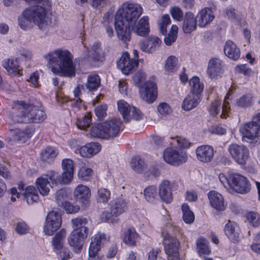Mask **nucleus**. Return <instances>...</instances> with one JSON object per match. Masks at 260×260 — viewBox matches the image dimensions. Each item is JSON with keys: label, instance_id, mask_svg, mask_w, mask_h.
<instances>
[{"label": "nucleus", "instance_id": "nucleus-1", "mask_svg": "<svg viewBox=\"0 0 260 260\" xmlns=\"http://www.w3.org/2000/svg\"><path fill=\"white\" fill-rule=\"evenodd\" d=\"M44 58L54 74L68 77L75 76L73 56L68 50L58 48L48 52Z\"/></svg>", "mask_w": 260, "mask_h": 260}, {"label": "nucleus", "instance_id": "nucleus-2", "mask_svg": "<svg viewBox=\"0 0 260 260\" xmlns=\"http://www.w3.org/2000/svg\"><path fill=\"white\" fill-rule=\"evenodd\" d=\"M142 13L143 8L140 5L128 2L124 3L118 9L115 17V29L117 37L124 40L128 39V31L125 26L136 22Z\"/></svg>", "mask_w": 260, "mask_h": 260}, {"label": "nucleus", "instance_id": "nucleus-3", "mask_svg": "<svg viewBox=\"0 0 260 260\" xmlns=\"http://www.w3.org/2000/svg\"><path fill=\"white\" fill-rule=\"evenodd\" d=\"M14 103L19 106L9 116V119L14 123H39L47 117L45 112L36 105L19 101Z\"/></svg>", "mask_w": 260, "mask_h": 260}, {"label": "nucleus", "instance_id": "nucleus-4", "mask_svg": "<svg viewBox=\"0 0 260 260\" xmlns=\"http://www.w3.org/2000/svg\"><path fill=\"white\" fill-rule=\"evenodd\" d=\"M121 120L119 118H112L94 125L90 134L94 137L109 140L117 137L121 129Z\"/></svg>", "mask_w": 260, "mask_h": 260}, {"label": "nucleus", "instance_id": "nucleus-5", "mask_svg": "<svg viewBox=\"0 0 260 260\" xmlns=\"http://www.w3.org/2000/svg\"><path fill=\"white\" fill-rule=\"evenodd\" d=\"M218 178L223 186L227 189L235 191L240 193H246L250 190V184L243 175L236 173H221Z\"/></svg>", "mask_w": 260, "mask_h": 260}, {"label": "nucleus", "instance_id": "nucleus-6", "mask_svg": "<svg viewBox=\"0 0 260 260\" xmlns=\"http://www.w3.org/2000/svg\"><path fill=\"white\" fill-rule=\"evenodd\" d=\"M51 7L50 0H45L42 5L27 8L32 23L39 29H43L47 26L49 22L48 13L51 11Z\"/></svg>", "mask_w": 260, "mask_h": 260}, {"label": "nucleus", "instance_id": "nucleus-7", "mask_svg": "<svg viewBox=\"0 0 260 260\" xmlns=\"http://www.w3.org/2000/svg\"><path fill=\"white\" fill-rule=\"evenodd\" d=\"M61 167L63 170L61 175L54 171H49V176L52 185L58 184H68L73 178L75 164L73 160L65 158L62 160Z\"/></svg>", "mask_w": 260, "mask_h": 260}, {"label": "nucleus", "instance_id": "nucleus-8", "mask_svg": "<svg viewBox=\"0 0 260 260\" xmlns=\"http://www.w3.org/2000/svg\"><path fill=\"white\" fill-rule=\"evenodd\" d=\"M165 251L168 256V260H179V247L180 242L174 237H171L168 233L161 232Z\"/></svg>", "mask_w": 260, "mask_h": 260}, {"label": "nucleus", "instance_id": "nucleus-9", "mask_svg": "<svg viewBox=\"0 0 260 260\" xmlns=\"http://www.w3.org/2000/svg\"><path fill=\"white\" fill-rule=\"evenodd\" d=\"M125 26L126 30L128 31V39L124 40L120 37H118L119 40L123 42H126L130 40L132 32H134L138 36L145 37L150 31L149 18L147 16H144L138 21L137 24L136 22H134V23L128 24V25Z\"/></svg>", "mask_w": 260, "mask_h": 260}, {"label": "nucleus", "instance_id": "nucleus-10", "mask_svg": "<svg viewBox=\"0 0 260 260\" xmlns=\"http://www.w3.org/2000/svg\"><path fill=\"white\" fill-rule=\"evenodd\" d=\"M243 141L250 143L258 142L260 138V127L253 122L243 124L239 128Z\"/></svg>", "mask_w": 260, "mask_h": 260}, {"label": "nucleus", "instance_id": "nucleus-11", "mask_svg": "<svg viewBox=\"0 0 260 260\" xmlns=\"http://www.w3.org/2000/svg\"><path fill=\"white\" fill-rule=\"evenodd\" d=\"M62 219L57 211L48 213L43 226V232L47 236H52L61 226Z\"/></svg>", "mask_w": 260, "mask_h": 260}, {"label": "nucleus", "instance_id": "nucleus-12", "mask_svg": "<svg viewBox=\"0 0 260 260\" xmlns=\"http://www.w3.org/2000/svg\"><path fill=\"white\" fill-rule=\"evenodd\" d=\"M228 151L233 159L239 165L246 164L249 156L248 149L243 145L233 143L228 147Z\"/></svg>", "mask_w": 260, "mask_h": 260}, {"label": "nucleus", "instance_id": "nucleus-13", "mask_svg": "<svg viewBox=\"0 0 260 260\" xmlns=\"http://www.w3.org/2000/svg\"><path fill=\"white\" fill-rule=\"evenodd\" d=\"M109 239L105 233H98L92 237L88 251V260H99L97 253L101 245L109 241Z\"/></svg>", "mask_w": 260, "mask_h": 260}, {"label": "nucleus", "instance_id": "nucleus-14", "mask_svg": "<svg viewBox=\"0 0 260 260\" xmlns=\"http://www.w3.org/2000/svg\"><path fill=\"white\" fill-rule=\"evenodd\" d=\"M139 92L141 98L148 103H152L157 97L156 84L150 81L145 82L142 86H140Z\"/></svg>", "mask_w": 260, "mask_h": 260}, {"label": "nucleus", "instance_id": "nucleus-15", "mask_svg": "<svg viewBox=\"0 0 260 260\" xmlns=\"http://www.w3.org/2000/svg\"><path fill=\"white\" fill-rule=\"evenodd\" d=\"M138 64L139 62L136 59L131 58L127 52L123 53L117 62L118 68L125 75H128L132 72L137 67Z\"/></svg>", "mask_w": 260, "mask_h": 260}, {"label": "nucleus", "instance_id": "nucleus-16", "mask_svg": "<svg viewBox=\"0 0 260 260\" xmlns=\"http://www.w3.org/2000/svg\"><path fill=\"white\" fill-rule=\"evenodd\" d=\"M161 43V40L157 36H150L146 39L141 40L138 45L141 51L150 54L159 48Z\"/></svg>", "mask_w": 260, "mask_h": 260}, {"label": "nucleus", "instance_id": "nucleus-17", "mask_svg": "<svg viewBox=\"0 0 260 260\" xmlns=\"http://www.w3.org/2000/svg\"><path fill=\"white\" fill-rule=\"evenodd\" d=\"M9 130L8 137L7 138V139H9V140L25 142L33 133V131L29 126H26L23 128L10 127Z\"/></svg>", "mask_w": 260, "mask_h": 260}, {"label": "nucleus", "instance_id": "nucleus-18", "mask_svg": "<svg viewBox=\"0 0 260 260\" xmlns=\"http://www.w3.org/2000/svg\"><path fill=\"white\" fill-rule=\"evenodd\" d=\"M164 159L166 162L173 165H178L186 161V155L176 149H167L164 153Z\"/></svg>", "mask_w": 260, "mask_h": 260}, {"label": "nucleus", "instance_id": "nucleus-19", "mask_svg": "<svg viewBox=\"0 0 260 260\" xmlns=\"http://www.w3.org/2000/svg\"><path fill=\"white\" fill-rule=\"evenodd\" d=\"M223 73L222 61L217 58H211L208 62L207 70L208 76L211 79H217Z\"/></svg>", "mask_w": 260, "mask_h": 260}, {"label": "nucleus", "instance_id": "nucleus-20", "mask_svg": "<svg viewBox=\"0 0 260 260\" xmlns=\"http://www.w3.org/2000/svg\"><path fill=\"white\" fill-rule=\"evenodd\" d=\"M101 145L98 143H89L75 149L74 152L84 158H90L100 151Z\"/></svg>", "mask_w": 260, "mask_h": 260}, {"label": "nucleus", "instance_id": "nucleus-21", "mask_svg": "<svg viewBox=\"0 0 260 260\" xmlns=\"http://www.w3.org/2000/svg\"><path fill=\"white\" fill-rule=\"evenodd\" d=\"M210 206L218 211H223L226 209V204L222 195L218 192L212 190L208 193Z\"/></svg>", "mask_w": 260, "mask_h": 260}, {"label": "nucleus", "instance_id": "nucleus-22", "mask_svg": "<svg viewBox=\"0 0 260 260\" xmlns=\"http://www.w3.org/2000/svg\"><path fill=\"white\" fill-rule=\"evenodd\" d=\"M87 237V234H79L72 231L68 237V243L74 251L78 252L81 250L84 241Z\"/></svg>", "mask_w": 260, "mask_h": 260}, {"label": "nucleus", "instance_id": "nucleus-23", "mask_svg": "<svg viewBox=\"0 0 260 260\" xmlns=\"http://www.w3.org/2000/svg\"><path fill=\"white\" fill-rule=\"evenodd\" d=\"M198 159L203 162L211 161L214 156V149L208 145L199 146L196 151Z\"/></svg>", "mask_w": 260, "mask_h": 260}, {"label": "nucleus", "instance_id": "nucleus-24", "mask_svg": "<svg viewBox=\"0 0 260 260\" xmlns=\"http://www.w3.org/2000/svg\"><path fill=\"white\" fill-rule=\"evenodd\" d=\"M214 13L211 9L205 8L199 11L197 15V21L199 27H205L214 19Z\"/></svg>", "mask_w": 260, "mask_h": 260}, {"label": "nucleus", "instance_id": "nucleus-25", "mask_svg": "<svg viewBox=\"0 0 260 260\" xmlns=\"http://www.w3.org/2000/svg\"><path fill=\"white\" fill-rule=\"evenodd\" d=\"M224 232L229 239L236 242L239 240L240 230L237 223L235 221L228 220L224 227Z\"/></svg>", "mask_w": 260, "mask_h": 260}, {"label": "nucleus", "instance_id": "nucleus-26", "mask_svg": "<svg viewBox=\"0 0 260 260\" xmlns=\"http://www.w3.org/2000/svg\"><path fill=\"white\" fill-rule=\"evenodd\" d=\"M48 179L50 180L49 176V171L45 174H43L37 178L35 181L36 186L40 193L43 196H47L50 192V187L51 186Z\"/></svg>", "mask_w": 260, "mask_h": 260}, {"label": "nucleus", "instance_id": "nucleus-27", "mask_svg": "<svg viewBox=\"0 0 260 260\" xmlns=\"http://www.w3.org/2000/svg\"><path fill=\"white\" fill-rule=\"evenodd\" d=\"M74 194L79 202L87 204L89 203L91 197V190L87 186L80 184L75 188Z\"/></svg>", "mask_w": 260, "mask_h": 260}, {"label": "nucleus", "instance_id": "nucleus-28", "mask_svg": "<svg viewBox=\"0 0 260 260\" xmlns=\"http://www.w3.org/2000/svg\"><path fill=\"white\" fill-rule=\"evenodd\" d=\"M159 196L164 202L169 203L173 199L171 185L167 180L162 181L159 185Z\"/></svg>", "mask_w": 260, "mask_h": 260}, {"label": "nucleus", "instance_id": "nucleus-29", "mask_svg": "<svg viewBox=\"0 0 260 260\" xmlns=\"http://www.w3.org/2000/svg\"><path fill=\"white\" fill-rule=\"evenodd\" d=\"M197 18H194V14L190 12L186 13L182 25V29L184 32L189 34L195 30L197 29Z\"/></svg>", "mask_w": 260, "mask_h": 260}, {"label": "nucleus", "instance_id": "nucleus-30", "mask_svg": "<svg viewBox=\"0 0 260 260\" xmlns=\"http://www.w3.org/2000/svg\"><path fill=\"white\" fill-rule=\"evenodd\" d=\"M224 54L230 59L237 60L240 56V49L231 40L226 42L224 47Z\"/></svg>", "mask_w": 260, "mask_h": 260}, {"label": "nucleus", "instance_id": "nucleus-31", "mask_svg": "<svg viewBox=\"0 0 260 260\" xmlns=\"http://www.w3.org/2000/svg\"><path fill=\"white\" fill-rule=\"evenodd\" d=\"M3 67L11 75L21 76L22 74V68L16 58L7 59L4 62Z\"/></svg>", "mask_w": 260, "mask_h": 260}, {"label": "nucleus", "instance_id": "nucleus-32", "mask_svg": "<svg viewBox=\"0 0 260 260\" xmlns=\"http://www.w3.org/2000/svg\"><path fill=\"white\" fill-rule=\"evenodd\" d=\"M200 100L201 96L189 93L182 102V108L185 111L191 110L198 105Z\"/></svg>", "mask_w": 260, "mask_h": 260}, {"label": "nucleus", "instance_id": "nucleus-33", "mask_svg": "<svg viewBox=\"0 0 260 260\" xmlns=\"http://www.w3.org/2000/svg\"><path fill=\"white\" fill-rule=\"evenodd\" d=\"M180 67L179 58L175 55H169L166 59L164 64V70L169 73L175 72Z\"/></svg>", "mask_w": 260, "mask_h": 260}, {"label": "nucleus", "instance_id": "nucleus-34", "mask_svg": "<svg viewBox=\"0 0 260 260\" xmlns=\"http://www.w3.org/2000/svg\"><path fill=\"white\" fill-rule=\"evenodd\" d=\"M122 238L125 244L129 246H134L139 240V235L134 228H131L123 233Z\"/></svg>", "mask_w": 260, "mask_h": 260}, {"label": "nucleus", "instance_id": "nucleus-35", "mask_svg": "<svg viewBox=\"0 0 260 260\" xmlns=\"http://www.w3.org/2000/svg\"><path fill=\"white\" fill-rule=\"evenodd\" d=\"M110 209L113 215L117 217L124 212L126 209V205L122 199L113 200L109 204Z\"/></svg>", "mask_w": 260, "mask_h": 260}, {"label": "nucleus", "instance_id": "nucleus-36", "mask_svg": "<svg viewBox=\"0 0 260 260\" xmlns=\"http://www.w3.org/2000/svg\"><path fill=\"white\" fill-rule=\"evenodd\" d=\"M104 58V53L101 48V44L98 42L94 43L90 50H88L87 59L102 61Z\"/></svg>", "mask_w": 260, "mask_h": 260}, {"label": "nucleus", "instance_id": "nucleus-37", "mask_svg": "<svg viewBox=\"0 0 260 260\" xmlns=\"http://www.w3.org/2000/svg\"><path fill=\"white\" fill-rule=\"evenodd\" d=\"M73 231L76 232L79 234H87L88 228L86 226L88 220L86 218L78 217L72 219L71 220Z\"/></svg>", "mask_w": 260, "mask_h": 260}, {"label": "nucleus", "instance_id": "nucleus-38", "mask_svg": "<svg viewBox=\"0 0 260 260\" xmlns=\"http://www.w3.org/2000/svg\"><path fill=\"white\" fill-rule=\"evenodd\" d=\"M67 235V231L65 229H62L57 232L52 238L51 245L53 250H58L62 247H63L64 239Z\"/></svg>", "mask_w": 260, "mask_h": 260}, {"label": "nucleus", "instance_id": "nucleus-39", "mask_svg": "<svg viewBox=\"0 0 260 260\" xmlns=\"http://www.w3.org/2000/svg\"><path fill=\"white\" fill-rule=\"evenodd\" d=\"M190 92L201 96L204 89V83L197 76L192 77L189 80Z\"/></svg>", "mask_w": 260, "mask_h": 260}, {"label": "nucleus", "instance_id": "nucleus-40", "mask_svg": "<svg viewBox=\"0 0 260 260\" xmlns=\"http://www.w3.org/2000/svg\"><path fill=\"white\" fill-rule=\"evenodd\" d=\"M196 246L198 254L201 256L209 255L211 252L209 246V242L204 237H200L197 240Z\"/></svg>", "mask_w": 260, "mask_h": 260}, {"label": "nucleus", "instance_id": "nucleus-41", "mask_svg": "<svg viewBox=\"0 0 260 260\" xmlns=\"http://www.w3.org/2000/svg\"><path fill=\"white\" fill-rule=\"evenodd\" d=\"M22 194L28 204L37 202L39 199L38 190L32 185L26 187Z\"/></svg>", "mask_w": 260, "mask_h": 260}, {"label": "nucleus", "instance_id": "nucleus-42", "mask_svg": "<svg viewBox=\"0 0 260 260\" xmlns=\"http://www.w3.org/2000/svg\"><path fill=\"white\" fill-rule=\"evenodd\" d=\"M18 25L23 30H27L32 27V20L27 9H25L18 18Z\"/></svg>", "mask_w": 260, "mask_h": 260}, {"label": "nucleus", "instance_id": "nucleus-43", "mask_svg": "<svg viewBox=\"0 0 260 260\" xmlns=\"http://www.w3.org/2000/svg\"><path fill=\"white\" fill-rule=\"evenodd\" d=\"M57 154L58 151L55 148L48 147L41 151L40 155L43 161L50 163L54 160Z\"/></svg>", "mask_w": 260, "mask_h": 260}, {"label": "nucleus", "instance_id": "nucleus-44", "mask_svg": "<svg viewBox=\"0 0 260 260\" xmlns=\"http://www.w3.org/2000/svg\"><path fill=\"white\" fill-rule=\"evenodd\" d=\"M111 192L107 188L101 187L97 190L95 198L99 204H106L110 199Z\"/></svg>", "mask_w": 260, "mask_h": 260}, {"label": "nucleus", "instance_id": "nucleus-45", "mask_svg": "<svg viewBox=\"0 0 260 260\" xmlns=\"http://www.w3.org/2000/svg\"><path fill=\"white\" fill-rule=\"evenodd\" d=\"M100 85L101 79L98 75L93 74L88 76L85 86L89 91H92L97 90Z\"/></svg>", "mask_w": 260, "mask_h": 260}, {"label": "nucleus", "instance_id": "nucleus-46", "mask_svg": "<svg viewBox=\"0 0 260 260\" xmlns=\"http://www.w3.org/2000/svg\"><path fill=\"white\" fill-rule=\"evenodd\" d=\"M144 197L145 200L151 203H153L157 199L156 187L154 186H149L144 190Z\"/></svg>", "mask_w": 260, "mask_h": 260}, {"label": "nucleus", "instance_id": "nucleus-47", "mask_svg": "<svg viewBox=\"0 0 260 260\" xmlns=\"http://www.w3.org/2000/svg\"><path fill=\"white\" fill-rule=\"evenodd\" d=\"M182 211L183 213V219L185 223L190 224L194 221V214L190 210L187 204L184 203L182 205Z\"/></svg>", "mask_w": 260, "mask_h": 260}, {"label": "nucleus", "instance_id": "nucleus-48", "mask_svg": "<svg viewBox=\"0 0 260 260\" xmlns=\"http://www.w3.org/2000/svg\"><path fill=\"white\" fill-rule=\"evenodd\" d=\"M128 116L127 119H123L125 122H129L131 120H135L136 121L140 120L143 118V115L140 110L132 106L131 109L129 110L128 112L127 113Z\"/></svg>", "mask_w": 260, "mask_h": 260}, {"label": "nucleus", "instance_id": "nucleus-49", "mask_svg": "<svg viewBox=\"0 0 260 260\" xmlns=\"http://www.w3.org/2000/svg\"><path fill=\"white\" fill-rule=\"evenodd\" d=\"M178 27L176 25H172L169 33L165 37L164 42L168 45H171L177 39Z\"/></svg>", "mask_w": 260, "mask_h": 260}, {"label": "nucleus", "instance_id": "nucleus-50", "mask_svg": "<svg viewBox=\"0 0 260 260\" xmlns=\"http://www.w3.org/2000/svg\"><path fill=\"white\" fill-rule=\"evenodd\" d=\"M132 106L123 100H119L117 102V108L119 113L122 116L123 119H127L128 116L127 113Z\"/></svg>", "mask_w": 260, "mask_h": 260}, {"label": "nucleus", "instance_id": "nucleus-51", "mask_svg": "<svg viewBox=\"0 0 260 260\" xmlns=\"http://www.w3.org/2000/svg\"><path fill=\"white\" fill-rule=\"evenodd\" d=\"M252 99L249 95H244L236 100L235 105L240 108H246L251 105Z\"/></svg>", "mask_w": 260, "mask_h": 260}, {"label": "nucleus", "instance_id": "nucleus-52", "mask_svg": "<svg viewBox=\"0 0 260 260\" xmlns=\"http://www.w3.org/2000/svg\"><path fill=\"white\" fill-rule=\"evenodd\" d=\"M245 216L248 222L252 226H257L260 224V216L257 212H248Z\"/></svg>", "mask_w": 260, "mask_h": 260}, {"label": "nucleus", "instance_id": "nucleus-53", "mask_svg": "<svg viewBox=\"0 0 260 260\" xmlns=\"http://www.w3.org/2000/svg\"><path fill=\"white\" fill-rule=\"evenodd\" d=\"M69 197L67 191L63 188L58 190L56 193V201L58 206H61L68 202Z\"/></svg>", "mask_w": 260, "mask_h": 260}, {"label": "nucleus", "instance_id": "nucleus-54", "mask_svg": "<svg viewBox=\"0 0 260 260\" xmlns=\"http://www.w3.org/2000/svg\"><path fill=\"white\" fill-rule=\"evenodd\" d=\"M91 117L89 115H85L82 118H78L76 125L78 128L84 130L90 126Z\"/></svg>", "mask_w": 260, "mask_h": 260}, {"label": "nucleus", "instance_id": "nucleus-55", "mask_svg": "<svg viewBox=\"0 0 260 260\" xmlns=\"http://www.w3.org/2000/svg\"><path fill=\"white\" fill-rule=\"evenodd\" d=\"M172 141L170 142L173 146H178L180 147L187 148L190 146V143L185 138L180 137H176L171 138Z\"/></svg>", "mask_w": 260, "mask_h": 260}, {"label": "nucleus", "instance_id": "nucleus-56", "mask_svg": "<svg viewBox=\"0 0 260 260\" xmlns=\"http://www.w3.org/2000/svg\"><path fill=\"white\" fill-rule=\"evenodd\" d=\"M93 171L91 168H88L85 166L81 167L78 173V176L79 178L82 180H88L91 176Z\"/></svg>", "mask_w": 260, "mask_h": 260}, {"label": "nucleus", "instance_id": "nucleus-57", "mask_svg": "<svg viewBox=\"0 0 260 260\" xmlns=\"http://www.w3.org/2000/svg\"><path fill=\"white\" fill-rule=\"evenodd\" d=\"M104 19L106 33L109 38H112L114 35V30L112 27V17L110 18L109 14H107L105 15Z\"/></svg>", "mask_w": 260, "mask_h": 260}, {"label": "nucleus", "instance_id": "nucleus-58", "mask_svg": "<svg viewBox=\"0 0 260 260\" xmlns=\"http://www.w3.org/2000/svg\"><path fill=\"white\" fill-rule=\"evenodd\" d=\"M133 79L136 85L139 88L140 86L143 85V82L146 79L145 73L142 71H138L133 76Z\"/></svg>", "mask_w": 260, "mask_h": 260}, {"label": "nucleus", "instance_id": "nucleus-59", "mask_svg": "<svg viewBox=\"0 0 260 260\" xmlns=\"http://www.w3.org/2000/svg\"><path fill=\"white\" fill-rule=\"evenodd\" d=\"M131 166L133 170L139 173L143 170L144 162L139 157H134L132 159Z\"/></svg>", "mask_w": 260, "mask_h": 260}, {"label": "nucleus", "instance_id": "nucleus-60", "mask_svg": "<svg viewBox=\"0 0 260 260\" xmlns=\"http://www.w3.org/2000/svg\"><path fill=\"white\" fill-rule=\"evenodd\" d=\"M53 251L58 256L60 260H69L72 257V253L68 248L64 246L58 250H53Z\"/></svg>", "mask_w": 260, "mask_h": 260}, {"label": "nucleus", "instance_id": "nucleus-61", "mask_svg": "<svg viewBox=\"0 0 260 260\" xmlns=\"http://www.w3.org/2000/svg\"><path fill=\"white\" fill-rule=\"evenodd\" d=\"M114 215H113L111 211L110 212L107 211L103 212L101 215V220L103 222L108 223H115L117 222L118 219Z\"/></svg>", "mask_w": 260, "mask_h": 260}, {"label": "nucleus", "instance_id": "nucleus-62", "mask_svg": "<svg viewBox=\"0 0 260 260\" xmlns=\"http://www.w3.org/2000/svg\"><path fill=\"white\" fill-rule=\"evenodd\" d=\"M171 22L170 16L168 14L162 16L161 21L159 24L160 31L163 34H165L167 32V26L170 24Z\"/></svg>", "mask_w": 260, "mask_h": 260}, {"label": "nucleus", "instance_id": "nucleus-63", "mask_svg": "<svg viewBox=\"0 0 260 260\" xmlns=\"http://www.w3.org/2000/svg\"><path fill=\"white\" fill-rule=\"evenodd\" d=\"M158 112L162 116H166L172 112V109L169 104L166 103L159 104L157 107Z\"/></svg>", "mask_w": 260, "mask_h": 260}, {"label": "nucleus", "instance_id": "nucleus-64", "mask_svg": "<svg viewBox=\"0 0 260 260\" xmlns=\"http://www.w3.org/2000/svg\"><path fill=\"white\" fill-rule=\"evenodd\" d=\"M41 71H36L30 75L29 78L27 81L29 82L34 87H38L40 84L39 82V78Z\"/></svg>", "mask_w": 260, "mask_h": 260}]
</instances>
